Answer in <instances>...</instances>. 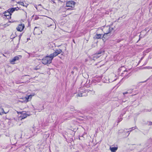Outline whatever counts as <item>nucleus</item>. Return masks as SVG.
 <instances>
[{
  "label": "nucleus",
  "mask_w": 152,
  "mask_h": 152,
  "mask_svg": "<svg viewBox=\"0 0 152 152\" xmlns=\"http://www.w3.org/2000/svg\"><path fill=\"white\" fill-rule=\"evenodd\" d=\"M102 37V34H96L94 38H96V39H101Z\"/></svg>",
  "instance_id": "nucleus-10"
},
{
  "label": "nucleus",
  "mask_w": 152,
  "mask_h": 152,
  "mask_svg": "<svg viewBox=\"0 0 152 152\" xmlns=\"http://www.w3.org/2000/svg\"><path fill=\"white\" fill-rule=\"evenodd\" d=\"M3 56H4V54H3Z\"/></svg>",
  "instance_id": "nucleus-34"
},
{
  "label": "nucleus",
  "mask_w": 152,
  "mask_h": 152,
  "mask_svg": "<svg viewBox=\"0 0 152 152\" xmlns=\"http://www.w3.org/2000/svg\"><path fill=\"white\" fill-rule=\"evenodd\" d=\"M7 112H5L3 108H1L0 111V115H2L4 113L7 114Z\"/></svg>",
  "instance_id": "nucleus-14"
},
{
  "label": "nucleus",
  "mask_w": 152,
  "mask_h": 152,
  "mask_svg": "<svg viewBox=\"0 0 152 152\" xmlns=\"http://www.w3.org/2000/svg\"><path fill=\"white\" fill-rule=\"evenodd\" d=\"M146 80L144 81H143V82H142V83H144V82H146Z\"/></svg>",
  "instance_id": "nucleus-30"
},
{
  "label": "nucleus",
  "mask_w": 152,
  "mask_h": 152,
  "mask_svg": "<svg viewBox=\"0 0 152 152\" xmlns=\"http://www.w3.org/2000/svg\"><path fill=\"white\" fill-rule=\"evenodd\" d=\"M130 90H131V91H132L133 90V89H131Z\"/></svg>",
  "instance_id": "nucleus-32"
},
{
  "label": "nucleus",
  "mask_w": 152,
  "mask_h": 152,
  "mask_svg": "<svg viewBox=\"0 0 152 152\" xmlns=\"http://www.w3.org/2000/svg\"><path fill=\"white\" fill-rule=\"evenodd\" d=\"M16 8H17L16 9H15V10H18L19 9V8L18 7H17Z\"/></svg>",
  "instance_id": "nucleus-26"
},
{
  "label": "nucleus",
  "mask_w": 152,
  "mask_h": 152,
  "mask_svg": "<svg viewBox=\"0 0 152 152\" xmlns=\"http://www.w3.org/2000/svg\"><path fill=\"white\" fill-rule=\"evenodd\" d=\"M109 80H110V81H109L110 82H113L114 81H115V80H116V79H115L114 80H111L110 79H110H109Z\"/></svg>",
  "instance_id": "nucleus-18"
},
{
  "label": "nucleus",
  "mask_w": 152,
  "mask_h": 152,
  "mask_svg": "<svg viewBox=\"0 0 152 152\" xmlns=\"http://www.w3.org/2000/svg\"><path fill=\"white\" fill-rule=\"evenodd\" d=\"M113 77H114V76H115V75H114V74H113Z\"/></svg>",
  "instance_id": "nucleus-29"
},
{
  "label": "nucleus",
  "mask_w": 152,
  "mask_h": 152,
  "mask_svg": "<svg viewBox=\"0 0 152 152\" xmlns=\"http://www.w3.org/2000/svg\"><path fill=\"white\" fill-rule=\"evenodd\" d=\"M127 71L126 70H124V72H122L121 73V75L122 76H124V77H128V74H127Z\"/></svg>",
  "instance_id": "nucleus-9"
},
{
  "label": "nucleus",
  "mask_w": 152,
  "mask_h": 152,
  "mask_svg": "<svg viewBox=\"0 0 152 152\" xmlns=\"http://www.w3.org/2000/svg\"><path fill=\"white\" fill-rule=\"evenodd\" d=\"M20 36H21V35H20Z\"/></svg>",
  "instance_id": "nucleus-35"
},
{
  "label": "nucleus",
  "mask_w": 152,
  "mask_h": 152,
  "mask_svg": "<svg viewBox=\"0 0 152 152\" xmlns=\"http://www.w3.org/2000/svg\"><path fill=\"white\" fill-rule=\"evenodd\" d=\"M113 28L112 27L109 26H107L104 28V29L106 30L107 31L105 32L104 35L102 36L103 38H106V36L109 33L111 32L113 30Z\"/></svg>",
  "instance_id": "nucleus-2"
},
{
  "label": "nucleus",
  "mask_w": 152,
  "mask_h": 152,
  "mask_svg": "<svg viewBox=\"0 0 152 152\" xmlns=\"http://www.w3.org/2000/svg\"><path fill=\"white\" fill-rule=\"evenodd\" d=\"M150 125H152V123L151 122V123H150Z\"/></svg>",
  "instance_id": "nucleus-28"
},
{
  "label": "nucleus",
  "mask_w": 152,
  "mask_h": 152,
  "mask_svg": "<svg viewBox=\"0 0 152 152\" xmlns=\"http://www.w3.org/2000/svg\"><path fill=\"white\" fill-rule=\"evenodd\" d=\"M81 89L80 90V92L78 93V95L79 96H85V95L84 94L83 91H81Z\"/></svg>",
  "instance_id": "nucleus-12"
},
{
  "label": "nucleus",
  "mask_w": 152,
  "mask_h": 152,
  "mask_svg": "<svg viewBox=\"0 0 152 152\" xmlns=\"http://www.w3.org/2000/svg\"><path fill=\"white\" fill-rule=\"evenodd\" d=\"M31 95H29L28 97L26 98V99L28 100V99H29V97H31Z\"/></svg>",
  "instance_id": "nucleus-21"
},
{
  "label": "nucleus",
  "mask_w": 152,
  "mask_h": 152,
  "mask_svg": "<svg viewBox=\"0 0 152 152\" xmlns=\"http://www.w3.org/2000/svg\"><path fill=\"white\" fill-rule=\"evenodd\" d=\"M103 52H104V51H103L102 50H100L98 52V53H97V54H100Z\"/></svg>",
  "instance_id": "nucleus-16"
},
{
  "label": "nucleus",
  "mask_w": 152,
  "mask_h": 152,
  "mask_svg": "<svg viewBox=\"0 0 152 152\" xmlns=\"http://www.w3.org/2000/svg\"><path fill=\"white\" fill-rule=\"evenodd\" d=\"M19 56H16L14 57L12 60L10 61V63H11L12 64H13L14 62L19 59Z\"/></svg>",
  "instance_id": "nucleus-7"
},
{
  "label": "nucleus",
  "mask_w": 152,
  "mask_h": 152,
  "mask_svg": "<svg viewBox=\"0 0 152 152\" xmlns=\"http://www.w3.org/2000/svg\"><path fill=\"white\" fill-rule=\"evenodd\" d=\"M124 66H122L121 67L120 69H120L121 70H124Z\"/></svg>",
  "instance_id": "nucleus-23"
},
{
  "label": "nucleus",
  "mask_w": 152,
  "mask_h": 152,
  "mask_svg": "<svg viewBox=\"0 0 152 152\" xmlns=\"http://www.w3.org/2000/svg\"><path fill=\"white\" fill-rule=\"evenodd\" d=\"M75 2L73 1H69L66 3V6L67 7H74Z\"/></svg>",
  "instance_id": "nucleus-5"
},
{
  "label": "nucleus",
  "mask_w": 152,
  "mask_h": 152,
  "mask_svg": "<svg viewBox=\"0 0 152 152\" xmlns=\"http://www.w3.org/2000/svg\"><path fill=\"white\" fill-rule=\"evenodd\" d=\"M16 8H12L9 9L8 10L12 14L15 10V9H16Z\"/></svg>",
  "instance_id": "nucleus-15"
},
{
  "label": "nucleus",
  "mask_w": 152,
  "mask_h": 152,
  "mask_svg": "<svg viewBox=\"0 0 152 152\" xmlns=\"http://www.w3.org/2000/svg\"><path fill=\"white\" fill-rule=\"evenodd\" d=\"M118 147H113L110 148V149L112 152H115L118 149Z\"/></svg>",
  "instance_id": "nucleus-11"
},
{
  "label": "nucleus",
  "mask_w": 152,
  "mask_h": 152,
  "mask_svg": "<svg viewBox=\"0 0 152 152\" xmlns=\"http://www.w3.org/2000/svg\"><path fill=\"white\" fill-rule=\"evenodd\" d=\"M128 93V92H124L123 93V94L124 95H125V94H126Z\"/></svg>",
  "instance_id": "nucleus-24"
},
{
  "label": "nucleus",
  "mask_w": 152,
  "mask_h": 152,
  "mask_svg": "<svg viewBox=\"0 0 152 152\" xmlns=\"http://www.w3.org/2000/svg\"><path fill=\"white\" fill-rule=\"evenodd\" d=\"M25 12V13L26 14H27L26 12Z\"/></svg>",
  "instance_id": "nucleus-33"
},
{
  "label": "nucleus",
  "mask_w": 152,
  "mask_h": 152,
  "mask_svg": "<svg viewBox=\"0 0 152 152\" xmlns=\"http://www.w3.org/2000/svg\"><path fill=\"white\" fill-rule=\"evenodd\" d=\"M50 23L47 24L48 27H49L51 26H54L55 27V28L56 27V25L55 23V22L52 19H50L49 21Z\"/></svg>",
  "instance_id": "nucleus-6"
},
{
  "label": "nucleus",
  "mask_w": 152,
  "mask_h": 152,
  "mask_svg": "<svg viewBox=\"0 0 152 152\" xmlns=\"http://www.w3.org/2000/svg\"><path fill=\"white\" fill-rule=\"evenodd\" d=\"M6 17L8 20L9 19H10L11 18V15H9V16H7V17Z\"/></svg>",
  "instance_id": "nucleus-20"
},
{
  "label": "nucleus",
  "mask_w": 152,
  "mask_h": 152,
  "mask_svg": "<svg viewBox=\"0 0 152 152\" xmlns=\"http://www.w3.org/2000/svg\"><path fill=\"white\" fill-rule=\"evenodd\" d=\"M40 33H42L39 28L35 27L34 28V34L39 35L40 34Z\"/></svg>",
  "instance_id": "nucleus-3"
},
{
  "label": "nucleus",
  "mask_w": 152,
  "mask_h": 152,
  "mask_svg": "<svg viewBox=\"0 0 152 152\" xmlns=\"http://www.w3.org/2000/svg\"><path fill=\"white\" fill-rule=\"evenodd\" d=\"M20 5H22L23 6H25V5H24V3L23 2H20Z\"/></svg>",
  "instance_id": "nucleus-17"
},
{
  "label": "nucleus",
  "mask_w": 152,
  "mask_h": 152,
  "mask_svg": "<svg viewBox=\"0 0 152 152\" xmlns=\"http://www.w3.org/2000/svg\"><path fill=\"white\" fill-rule=\"evenodd\" d=\"M91 91H92V93H94V94L95 93V91H94V90H92Z\"/></svg>",
  "instance_id": "nucleus-25"
},
{
  "label": "nucleus",
  "mask_w": 152,
  "mask_h": 152,
  "mask_svg": "<svg viewBox=\"0 0 152 152\" xmlns=\"http://www.w3.org/2000/svg\"><path fill=\"white\" fill-rule=\"evenodd\" d=\"M25 26L23 24H19L16 28L17 30L18 31H21L24 28Z\"/></svg>",
  "instance_id": "nucleus-4"
},
{
  "label": "nucleus",
  "mask_w": 152,
  "mask_h": 152,
  "mask_svg": "<svg viewBox=\"0 0 152 152\" xmlns=\"http://www.w3.org/2000/svg\"><path fill=\"white\" fill-rule=\"evenodd\" d=\"M37 69H37V68H35V70H37Z\"/></svg>",
  "instance_id": "nucleus-31"
},
{
  "label": "nucleus",
  "mask_w": 152,
  "mask_h": 152,
  "mask_svg": "<svg viewBox=\"0 0 152 152\" xmlns=\"http://www.w3.org/2000/svg\"><path fill=\"white\" fill-rule=\"evenodd\" d=\"M134 128V127H132V128H130L129 129H131V130H130L129 131H128L127 132H131L132 130H133L134 129H133Z\"/></svg>",
  "instance_id": "nucleus-19"
},
{
  "label": "nucleus",
  "mask_w": 152,
  "mask_h": 152,
  "mask_svg": "<svg viewBox=\"0 0 152 152\" xmlns=\"http://www.w3.org/2000/svg\"><path fill=\"white\" fill-rule=\"evenodd\" d=\"M23 112H22V113L20 112V113L22 114L20 116V117L21 118V120L25 118L28 115L26 113H22Z\"/></svg>",
  "instance_id": "nucleus-8"
},
{
  "label": "nucleus",
  "mask_w": 152,
  "mask_h": 152,
  "mask_svg": "<svg viewBox=\"0 0 152 152\" xmlns=\"http://www.w3.org/2000/svg\"><path fill=\"white\" fill-rule=\"evenodd\" d=\"M147 68L148 69H150L151 68H150V67H145L144 68Z\"/></svg>",
  "instance_id": "nucleus-27"
},
{
  "label": "nucleus",
  "mask_w": 152,
  "mask_h": 152,
  "mask_svg": "<svg viewBox=\"0 0 152 152\" xmlns=\"http://www.w3.org/2000/svg\"><path fill=\"white\" fill-rule=\"evenodd\" d=\"M11 15L12 14L10 13L9 11H8L5 12L4 13V15L6 17H7V16L9 15Z\"/></svg>",
  "instance_id": "nucleus-13"
},
{
  "label": "nucleus",
  "mask_w": 152,
  "mask_h": 152,
  "mask_svg": "<svg viewBox=\"0 0 152 152\" xmlns=\"http://www.w3.org/2000/svg\"><path fill=\"white\" fill-rule=\"evenodd\" d=\"M62 52L60 49L56 50L53 53L51 54L49 56H46L42 60V63L44 64H50L51 63L53 58Z\"/></svg>",
  "instance_id": "nucleus-1"
},
{
  "label": "nucleus",
  "mask_w": 152,
  "mask_h": 152,
  "mask_svg": "<svg viewBox=\"0 0 152 152\" xmlns=\"http://www.w3.org/2000/svg\"><path fill=\"white\" fill-rule=\"evenodd\" d=\"M122 119L121 118H118V123H119V122H120L121 121Z\"/></svg>",
  "instance_id": "nucleus-22"
}]
</instances>
